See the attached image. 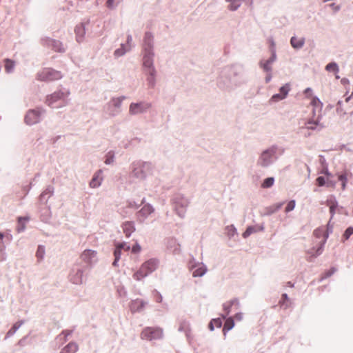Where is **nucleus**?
I'll list each match as a JSON object with an SVG mask.
<instances>
[{
	"instance_id": "1",
	"label": "nucleus",
	"mask_w": 353,
	"mask_h": 353,
	"mask_svg": "<svg viewBox=\"0 0 353 353\" xmlns=\"http://www.w3.org/2000/svg\"><path fill=\"white\" fill-rule=\"evenodd\" d=\"M284 151L281 146L271 145L261 152L256 161L257 165L263 168L271 166L283 155Z\"/></svg>"
},
{
	"instance_id": "2",
	"label": "nucleus",
	"mask_w": 353,
	"mask_h": 353,
	"mask_svg": "<svg viewBox=\"0 0 353 353\" xmlns=\"http://www.w3.org/2000/svg\"><path fill=\"white\" fill-rule=\"evenodd\" d=\"M310 105L312 107V114L305 123L306 128L309 130L321 131L325 126L321 120L323 119V103L316 97H312Z\"/></svg>"
},
{
	"instance_id": "3",
	"label": "nucleus",
	"mask_w": 353,
	"mask_h": 353,
	"mask_svg": "<svg viewBox=\"0 0 353 353\" xmlns=\"http://www.w3.org/2000/svg\"><path fill=\"white\" fill-rule=\"evenodd\" d=\"M130 176L139 181H144L152 170V165L141 160L133 161L130 165Z\"/></svg>"
},
{
	"instance_id": "4",
	"label": "nucleus",
	"mask_w": 353,
	"mask_h": 353,
	"mask_svg": "<svg viewBox=\"0 0 353 353\" xmlns=\"http://www.w3.org/2000/svg\"><path fill=\"white\" fill-rule=\"evenodd\" d=\"M221 76L234 83L246 80L244 68L240 64L225 67L221 71Z\"/></svg>"
},
{
	"instance_id": "5",
	"label": "nucleus",
	"mask_w": 353,
	"mask_h": 353,
	"mask_svg": "<svg viewBox=\"0 0 353 353\" xmlns=\"http://www.w3.org/2000/svg\"><path fill=\"white\" fill-rule=\"evenodd\" d=\"M70 92L68 90H58L47 95L46 103L52 108H60L68 103Z\"/></svg>"
},
{
	"instance_id": "6",
	"label": "nucleus",
	"mask_w": 353,
	"mask_h": 353,
	"mask_svg": "<svg viewBox=\"0 0 353 353\" xmlns=\"http://www.w3.org/2000/svg\"><path fill=\"white\" fill-rule=\"evenodd\" d=\"M142 65L144 72L148 76L147 81L150 86L154 85L155 76L157 74L154 67V52L142 53Z\"/></svg>"
},
{
	"instance_id": "7",
	"label": "nucleus",
	"mask_w": 353,
	"mask_h": 353,
	"mask_svg": "<svg viewBox=\"0 0 353 353\" xmlns=\"http://www.w3.org/2000/svg\"><path fill=\"white\" fill-rule=\"evenodd\" d=\"M159 261L157 259H150L145 261L133 274L134 280L140 281L154 272L159 267Z\"/></svg>"
},
{
	"instance_id": "8",
	"label": "nucleus",
	"mask_w": 353,
	"mask_h": 353,
	"mask_svg": "<svg viewBox=\"0 0 353 353\" xmlns=\"http://www.w3.org/2000/svg\"><path fill=\"white\" fill-rule=\"evenodd\" d=\"M172 204L176 214L181 219L185 218L187 208L190 204L189 199L183 194H176L172 199Z\"/></svg>"
},
{
	"instance_id": "9",
	"label": "nucleus",
	"mask_w": 353,
	"mask_h": 353,
	"mask_svg": "<svg viewBox=\"0 0 353 353\" xmlns=\"http://www.w3.org/2000/svg\"><path fill=\"white\" fill-rule=\"evenodd\" d=\"M163 338V330L158 327H146L141 333V339L149 341L161 340Z\"/></svg>"
},
{
	"instance_id": "10",
	"label": "nucleus",
	"mask_w": 353,
	"mask_h": 353,
	"mask_svg": "<svg viewBox=\"0 0 353 353\" xmlns=\"http://www.w3.org/2000/svg\"><path fill=\"white\" fill-rule=\"evenodd\" d=\"M62 77L61 72L51 68H45L37 74V79L41 81H51L60 79Z\"/></svg>"
},
{
	"instance_id": "11",
	"label": "nucleus",
	"mask_w": 353,
	"mask_h": 353,
	"mask_svg": "<svg viewBox=\"0 0 353 353\" xmlns=\"http://www.w3.org/2000/svg\"><path fill=\"white\" fill-rule=\"evenodd\" d=\"M188 268L190 270L192 271L193 277H201L208 271L207 266L203 262L196 261L193 256L188 263Z\"/></svg>"
},
{
	"instance_id": "12",
	"label": "nucleus",
	"mask_w": 353,
	"mask_h": 353,
	"mask_svg": "<svg viewBox=\"0 0 353 353\" xmlns=\"http://www.w3.org/2000/svg\"><path fill=\"white\" fill-rule=\"evenodd\" d=\"M45 111L41 109H33L27 112L24 121L28 125H32L40 122Z\"/></svg>"
},
{
	"instance_id": "13",
	"label": "nucleus",
	"mask_w": 353,
	"mask_h": 353,
	"mask_svg": "<svg viewBox=\"0 0 353 353\" xmlns=\"http://www.w3.org/2000/svg\"><path fill=\"white\" fill-rule=\"evenodd\" d=\"M151 108V104L146 101L132 103L129 107V114L137 115L146 112Z\"/></svg>"
},
{
	"instance_id": "14",
	"label": "nucleus",
	"mask_w": 353,
	"mask_h": 353,
	"mask_svg": "<svg viewBox=\"0 0 353 353\" xmlns=\"http://www.w3.org/2000/svg\"><path fill=\"white\" fill-rule=\"evenodd\" d=\"M125 99L124 96H121L111 99L108 103V112L110 116L115 117L120 112L121 103Z\"/></svg>"
},
{
	"instance_id": "15",
	"label": "nucleus",
	"mask_w": 353,
	"mask_h": 353,
	"mask_svg": "<svg viewBox=\"0 0 353 353\" xmlns=\"http://www.w3.org/2000/svg\"><path fill=\"white\" fill-rule=\"evenodd\" d=\"M154 212V207L147 203L144 205L142 208L137 212V218L140 223H143L145 220Z\"/></svg>"
},
{
	"instance_id": "16",
	"label": "nucleus",
	"mask_w": 353,
	"mask_h": 353,
	"mask_svg": "<svg viewBox=\"0 0 353 353\" xmlns=\"http://www.w3.org/2000/svg\"><path fill=\"white\" fill-rule=\"evenodd\" d=\"M142 53L154 52V38L150 32H145L142 46Z\"/></svg>"
},
{
	"instance_id": "17",
	"label": "nucleus",
	"mask_w": 353,
	"mask_h": 353,
	"mask_svg": "<svg viewBox=\"0 0 353 353\" xmlns=\"http://www.w3.org/2000/svg\"><path fill=\"white\" fill-rule=\"evenodd\" d=\"M276 60V54L274 50H272L270 57L267 60H261L259 63L260 67L266 72H271L272 65Z\"/></svg>"
},
{
	"instance_id": "18",
	"label": "nucleus",
	"mask_w": 353,
	"mask_h": 353,
	"mask_svg": "<svg viewBox=\"0 0 353 353\" xmlns=\"http://www.w3.org/2000/svg\"><path fill=\"white\" fill-rule=\"evenodd\" d=\"M44 44L51 48L52 50L58 52H65V48L63 47V45L61 42L59 41L47 38L44 40Z\"/></svg>"
},
{
	"instance_id": "19",
	"label": "nucleus",
	"mask_w": 353,
	"mask_h": 353,
	"mask_svg": "<svg viewBox=\"0 0 353 353\" xmlns=\"http://www.w3.org/2000/svg\"><path fill=\"white\" fill-rule=\"evenodd\" d=\"M81 259L90 265L94 264L97 261V252L92 250H85L81 254Z\"/></svg>"
},
{
	"instance_id": "20",
	"label": "nucleus",
	"mask_w": 353,
	"mask_h": 353,
	"mask_svg": "<svg viewBox=\"0 0 353 353\" xmlns=\"http://www.w3.org/2000/svg\"><path fill=\"white\" fill-rule=\"evenodd\" d=\"M83 272L80 268L73 269L70 274V281L76 285L83 283Z\"/></svg>"
},
{
	"instance_id": "21",
	"label": "nucleus",
	"mask_w": 353,
	"mask_h": 353,
	"mask_svg": "<svg viewBox=\"0 0 353 353\" xmlns=\"http://www.w3.org/2000/svg\"><path fill=\"white\" fill-rule=\"evenodd\" d=\"M148 303L142 299H135L131 301L130 308L132 312H141Z\"/></svg>"
},
{
	"instance_id": "22",
	"label": "nucleus",
	"mask_w": 353,
	"mask_h": 353,
	"mask_svg": "<svg viewBox=\"0 0 353 353\" xmlns=\"http://www.w3.org/2000/svg\"><path fill=\"white\" fill-rule=\"evenodd\" d=\"M166 246L173 254H179L181 251L180 245L174 238H169L166 241Z\"/></svg>"
},
{
	"instance_id": "23",
	"label": "nucleus",
	"mask_w": 353,
	"mask_h": 353,
	"mask_svg": "<svg viewBox=\"0 0 353 353\" xmlns=\"http://www.w3.org/2000/svg\"><path fill=\"white\" fill-rule=\"evenodd\" d=\"M103 171L101 170H99L97 172L94 173L92 179L90 182V187L92 188H99L102 183L103 176H102Z\"/></svg>"
},
{
	"instance_id": "24",
	"label": "nucleus",
	"mask_w": 353,
	"mask_h": 353,
	"mask_svg": "<svg viewBox=\"0 0 353 353\" xmlns=\"http://www.w3.org/2000/svg\"><path fill=\"white\" fill-rule=\"evenodd\" d=\"M289 90H280V92L274 94L269 100L270 104H274L285 99L288 94Z\"/></svg>"
},
{
	"instance_id": "25",
	"label": "nucleus",
	"mask_w": 353,
	"mask_h": 353,
	"mask_svg": "<svg viewBox=\"0 0 353 353\" xmlns=\"http://www.w3.org/2000/svg\"><path fill=\"white\" fill-rule=\"evenodd\" d=\"M53 193L54 188L50 185L48 186L46 189L39 196L40 203L46 204L47 201L50 198V196H52Z\"/></svg>"
},
{
	"instance_id": "26",
	"label": "nucleus",
	"mask_w": 353,
	"mask_h": 353,
	"mask_svg": "<svg viewBox=\"0 0 353 353\" xmlns=\"http://www.w3.org/2000/svg\"><path fill=\"white\" fill-rule=\"evenodd\" d=\"M123 232L127 238L135 231L134 223L132 221H125L122 224Z\"/></svg>"
},
{
	"instance_id": "27",
	"label": "nucleus",
	"mask_w": 353,
	"mask_h": 353,
	"mask_svg": "<svg viewBox=\"0 0 353 353\" xmlns=\"http://www.w3.org/2000/svg\"><path fill=\"white\" fill-rule=\"evenodd\" d=\"M305 39L304 37H297L296 36H293L290 39V44L292 47L295 50L301 49L305 44Z\"/></svg>"
},
{
	"instance_id": "28",
	"label": "nucleus",
	"mask_w": 353,
	"mask_h": 353,
	"mask_svg": "<svg viewBox=\"0 0 353 353\" xmlns=\"http://www.w3.org/2000/svg\"><path fill=\"white\" fill-rule=\"evenodd\" d=\"M284 202L276 203L272 205L266 207L263 213L264 216H270L279 211L283 205Z\"/></svg>"
},
{
	"instance_id": "29",
	"label": "nucleus",
	"mask_w": 353,
	"mask_h": 353,
	"mask_svg": "<svg viewBox=\"0 0 353 353\" xmlns=\"http://www.w3.org/2000/svg\"><path fill=\"white\" fill-rule=\"evenodd\" d=\"M328 237V234L325 235L324 239L321 242L320 245L316 249L314 248H312L308 251V253L313 256H317L322 254L323 251L324 245L327 241Z\"/></svg>"
},
{
	"instance_id": "30",
	"label": "nucleus",
	"mask_w": 353,
	"mask_h": 353,
	"mask_svg": "<svg viewBox=\"0 0 353 353\" xmlns=\"http://www.w3.org/2000/svg\"><path fill=\"white\" fill-rule=\"evenodd\" d=\"M76 39L77 42L80 43L83 40L85 34V27L83 24H79L75 28Z\"/></svg>"
},
{
	"instance_id": "31",
	"label": "nucleus",
	"mask_w": 353,
	"mask_h": 353,
	"mask_svg": "<svg viewBox=\"0 0 353 353\" xmlns=\"http://www.w3.org/2000/svg\"><path fill=\"white\" fill-rule=\"evenodd\" d=\"M41 214V219L43 222L49 221L51 217V212L48 206L41 208L39 210Z\"/></svg>"
},
{
	"instance_id": "32",
	"label": "nucleus",
	"mask_w": 353,
	"mask_h": 353,
	"mask_svg": "<svg viewBox=\"0 0 353 353\" xmlns=\"http://www.w3.org/2000/svg\"><path fill=\"white\" fill-rule=\"evenodd\" d=\"M15 66L16 63L14 61L10 59H6L4 60V68L7 73H12L14 71Z\"/></svg>"
},
{
	"instance_id": "33",
	"label": "nucleus",
	"mask_w": 353,
	"mask_h": 353,
	"mask_svg": "<svg viewBox=\"0 0 353 353\" xmlns=\"http://www.w3.org/2000/svg\"><path fill=\"white\" fill-rule=\"evenodd\" d=\"M246 0H225L226 2L229 3L228 8L231 11H236L240 8L243 1Z\"/></svg>"
},
{
	"instance_id": "34",
	"label": "nucleus",
	"mask_w": 353,
	"mask_h": 353,
	"mask_svg": "<svg viewBox=\"0 0 353 353\" xmlns=\"http://www.w3.org/2000/svg\"><path fill=\"white\" fill-rule=\"evenodd\" d=\"M24 323L23 320H21L15 323L12 327L8 330L6 334V339L9 338L14 335L15 332L19 329V327Z\"/></svg>"
},
{
	"instance_id": "35",
	"label": "nucleus",
	"mask_w": 353,
	"mask_h": 353,
	"mask_svg": "<svg viewBox=\"0 0 353 353\" xmlns=\"http://www.w3.org/2000/svg\"><path fill=\"white\" fill-rule=\"evenodd\" d=\"M130 50V47L126 46L124 43H122L118 49H117L114 52V55L115 57H120L123 56L126 52H129Z\"/></svg>"
},
{
	"instance_id": "36",
	"label": "nucleus",
	"mask_w": 353,
	"mask_h": 353,
	"mask_svg": "<svg viewBox=\"0 0 353 353\" xmlns=\"http://www.w3.org/2000/svg\"><path fill=\"white\" fill-rule=\"evenodd\" d=\"M72 332V330H63L61 333L57 336L56 340L59 341L61 343L63 344L68 340V336L71 335Z\"/></svg>"
},
{
	"instance_id": "37",
	"label": "nucleus",
	"mask_w": 353,
	"mask_h": 353,
	"mask_svg": "<svg viewBox=\"0 0 353 353\" xmlns=\"http://www.w3.org/2000/svg\"><path fill=\"white\" fill-rule=\"evenodd\" d=\"M225 319V324H224V327H223V332H224V334H225V332L226 331H229L230 330H232L234 326V318L233 317H228Z\"/></svg>"
},
{
	"instance_id": "38",
	"label": "nucleus",
	"mask_w": 353,
	"mask_h": 353,
	"mask_svg": "<svg viewBox=\"0 0 353 353\" xmlns=\"http://www.w3.org/2000/svg\"><path fill=\"white\" fill-rule=\"evenodd\" d=\"M115 154L113 151L108 152L105 155V161L104 163L106 165H112L114 162Z\"/></svg>"
},
{
	"instance_id": "39",
	"label": "nucleus",
	"mask_w": 353,
	"mask_h": 353,
	"mask_svg": "<svg viewBox=\"0 0 353 353\" xmlns=\"http://www.w3.org/2000/svg\"><path fill=\"white\" fill-rule=\"evenodd\" d=\"M226 234L229 238H233L237 234L236 228L234 225H230L225 227Z\"/></svg>"
},
{
	"instance_id": "40",
	"label": "nucleus",
	"mask_w": 353,
	"mask_h": 353,
	"mask_svg": "<svg viewBox=\"0 0 353 353\" xmlns=\"http://www.w3.org/2000/svg\"><path fill=\"white\" fill-rule=\"evenodd\" d=\"M325 70L330 72L337 73L339 71V65L336 62H331L325 66Z\"/></svg>"
},
{
	"instance_id": "41",
	"label": "nucleus",
	"mask_w": 353,
	"mask_h": 353,
	"mask_svg": "<svg viewBox=\"0 0 353 353\" xmlns=\"http://www.w3.org/2000/svg\"><path fill=\"white\" fill-rule=\"evenodd\" d=\"M232 305H230V301H227L223 304V308L224 311V314H222L223 319H226V317L229 315L231 311Z\"/></svg>"
},
{
	"instance_id": "42",
	"label": "nucleus",
	"mask_w": 353,
	"mask_h": 353,
	"mask_svg": "<svg viewBox=\"0 0 353 353\" xmlns=\"http://www.w3.org/2000/svg\"><path fill=\"white\" fill-rule=\"evenodd\" d=\"M274 183V177H268L264 179L261 184V187L263 188H270Z\"/></svg>"
},
{
	"instance_id": "43",
	"label": "nucleus",
	"mask_w": 353,
	"mask_h": 353,
	"mask_svg": "<svg viewBox=\"0 0 353 353\" xmlns=\"http://www.w3.org/2000/svg\"><path fill=\"white\" fill-rule=\"evenodd\" d=\"M342 101L339 100L337 102L338 107L336 109V113L339 117L340 119H343L344 117L346 115V112L343 110L341 108Z\"/></svg>"
},
{
	"instance_id": "44",
	"label": "nucleus",
	"mask_w": 353,
	"mask_h": 353,
	"mask_svg": "<svg viewBox=\"0 0 353 353\" xmlns=\"http://www.w3.org/2000/svg\"><path fill=\"white\" fill-rule=\"evenodd\" d=\"M114 260L112 263V265L114 267H117L119 265L118 262H119V259H121V250H120L116 247L114 252Z\"/></svg>"
},
{
	"instance_id": "45",
	"label": "nucleus",
	"mask_w": 353,
	"mask_h": 353,
	"mask_svg": "<svg viewBox=\"0 0 353 353\" xmlns=\"http://www.w3.org/2000/svg\"><path fill=\"white\" fill-rule=\"evenodd\" d=\"M123 0H108L106 2V6L111 10L117 8Z\"/></svg>"
},
{
	"instance_id": "46",
	"label": "nucleus",
	"mask_w": 353,
	"mask_h": 353,
	"mask_svg": "<svg viewBox=\"0 0 353 353\" xmlns=\"http://www.w3.org/2000/svg\"><path fill=\"white\" fill-rule=\"evenodd\" d=\"M65 347L69 353H76L79 350V346L75 342H70Z\"/></svg>"
},
{
	"instance_id": "47",
	"label": "nucleus",
	"mask_w": 353,
	"mask_h": 353,
	"mask_svg": "<svg viewBox=\"0 0 353 353\" xmlns=\"http://www.w3.org/2000/svg\"><path fill=\"white\" fill-rule=\"evenodd\" d=\"M256 232V229L254 226H248L245 231L243 233L242 236L244 239H247L252 234Z\"/></svg>"
},
{
	"instance_id": "48",
	"label": "nucleus",
	"mask_w": 353,
	"mask_h": 353,
	"mask_svg": "<svg viewBox=\"0 0 353 353\" xmlns=\"http://www.w3.org/2000/svg\"><path fill=\"white\" fill-rule=\"evenodd\" d=\"M343 97L345 98V102L347 103L352 101L353 103V90L351 92H350V90H347L344 94ZM350 115L353 116V111L350 112Z\"/></svg>"
},
{
	"instance_id": "49",
	"label": "nucleus",
	"mask_w": 353,
	"mask_h": 353,
	"mask_svg": "<svg viewBox=\"0 0 353 353\" xmlns=\"http://www.w3.org/2000/svg\"><path fill=\"white\" fill-rule=\"evenodd\" d=\"M45 255V247L43 245H39L37 252H36V256L41 260L43 259Z\"/></svg>"
},
{
	"instance_id": "50",
	"label": "nucleus",
	"mask_w": 353,
	"mask_h": 353,
	"mask_svg": "<svg viewBox=\"0 0 353 353\" xmlns=\"http://www.w3.org/2000/svg\"><path fill=\"white\" fill-rule=\"evenodd\" d=\"M179 331L185 332L186 336H188L189 323L185 321L181 322L179 327Z\"/></svg>"
},
{
	"instance_id": "51",
	"label": "nucleus",
	"mask_w": 353,
	"mask_h": 353,
	"mask_svg": "<svg viewBox=\"0 0 353 353\" xmlns=\"http://www.w3.org/2000/svg\"><path fill=\"white\" fill-rule=\"evenodd\" d=\"M339 180L341 181L342 189L345 190L346 188V183L347 181V174L345 172L339 176Z\"/></svg>"
},
{
	"instance_id": "52",
	"label": "nucleus",
	"mask_w": 353,
	"mask_h": 353,
	"mask_svg": "<svg viewBox=\"0 0 353 353\" xmlns=\"http://www.w3.org/2000/svg\"><path fill=\"white\" fill-rule=\"evenodd\" d=\"M295 205H296V202L294 200L290 201L288 203L287 206L285 207V212L286 213H288V212L292 211L294 209Z\"/></svg>"
},
{
	"instance_id": "53",
	"label": "nucleus",
	"mask_w": 353,
	"mask_h": 353,
	"mask_svg": "<svg viewBox=\"0 0 353 353\" xmlns=\"http://www.w3.org/2000/svg\"><path fill=\"white\" fill-rule=\"evenodd\" d=\"M115 247L118 248L119 249L121 250H129L130 247V245L127 243H125V242H122V243H116L115 245Z\"/></svg>"
},
{
	"instance_id": "54",
	"label": "nucleus",
	"mask_w": 353,
	"mask_h": 353,
	"mask_svg": "<svg viewBox=\"0 0 353 353\" xmlns=\"http://www.w3.org/2000/svg\"><path fill=\"white\" fill-rule=\"evenodd\" d=\"M352 234H353V227H349L345 230L343 236L347 240Z\"/></svg>"
},
{
	"instance_id": "55",
	"label": "nucleus",
	"mask_w": 353,
	"mask_h": 353,
	"mask_svg": "<svg viewBox=\"0 0 353 353\" xmlns=\"http://www.w3.org/2000/svg\"><path fill=\"white\" fill-rule=\"evenodd\" d=\"M327 234H328L327 233ZM314 235L317 237V238H319L321 236H323V238L325 237V235H326V234L324 232L323 230L322 229H320V228H318V229H316L314 231Z\"/></svg>"
},
{
	"instance_id": "56",
	"label": "nucleus",
	"mask_w": 353,
	"mask_h": 353,
	"mask_svg": "<svg viewBox=\"0 0 353 353\" xmlns=\"http://www.w3.org/2000/svg\"><path fill=\"white\" fill-rule=\"evenodd\" d=\"M336 271V269L335 268H332L330 270H329L328 271H327L325 273V275L321 278V280L324 279H326V278H328L330 277V276H332L335 272Z\"/></svg>"
},
{
	"instance_id": "57",
	"label": "nucleus",
	"mask_w": 353,
	"mask_h": 353,
	"mask_svg": "<svg viewBox=\"0 0 353 353\" xmlns=\"http://www.w3.org/2000/svg\"><path fill=\"white\" fill-rule=\"evenodd\" d=\"M326 180L327 179H325L324 176H319L316 179L317 185L320 187L325 185L326 183Z\"/></svg>"
},
{
	"instance_id": "58",
	"label": "nucleus",
	"mask_w": 353,
	"mask_h": 353,
	"mask_svg": "<svg viewBox=\"0 0 353 353\" xmlns=\"http://www.w3.org/2000/svg\"><path fill=\"white\" fill-rule=\"evenodd\" d=\"M230 305H234L236 310L239 309L241 306L240 301L237 298H234L233 299L230 300Z\"/></svg>"
},
{
	"instance_id": "59",
	"label": "nucleus",
	"mask_w": 353,
	"mask_h": 353,
	"mask_svg": "<svg viewBox=\"0 0 353 353\" xmlns=\"http://www.w3.org/2000/svg\"><path fill=\"white\" fill-rule=\"evenodd\" d=\"M215 327L219 328L222 326V320L221 318L214 319L212 320Z\"/></svg>"
},
{
	"instance_id": "60",
	"label": "nucleus",
	"mask_w": 353,
	"mask_h": 353,
	"mask_svg": "<svg viewBox=\"0 0 353 353\" xmlns=\"http://www.w3.org/2000/svg\"><path fill=\"white\" fill-rule=\"evenodd\" d=\"M132 37L131 34H128L127 35V41H126V43H125V45H126V46H129L130 47V50L132 49Z\"/></svg>"
},
{
	"instance_id": "61",
	"label": "nucleus",
	"mask_w": 353,
	"mask_h": 353,
	"mask_svg": "<svg viewBox=\"0 0 353 353\" xmlns=\"http://www.w3.org/2000/svg\"><path fill=\"white\" fill-rule=\"evenodd\" d=\"M25 229H26V224L24 222L22 221L21 223V224L18 223V227L17 228V230L19 233L23 232L25 230Z\"/></svg>"
},
{
	"instance_id": "62",
	"label": "nucleus",
	"mask_w": 353,
	"mask_h": 353,
	"mask_svg": "<svg viewBox=\"0 0 353 353\" xmlns=\"http://www.w3.org/2000/svg\"><path fill=\"white\" fill-rule=\"evenodd\" d=\"M336 206H337L336 202L330 206V214H332V216H333L335 213V208H336Z\"/></svg>"
},
{
	"instance_id": "63",
	"label": "nucleus",
	"mask_w": 353,
	"mask_h": 353,
	"mask_svg": "<svg viewBox=\"0 0 353 353\" xmlns=\"http://www.w3.org/2000/svg\"><path fill=\"white\" fill-rule=\"evenodd\" d=\"M320 173L326 175L327 177L331 176V173L329 172V170L327 169V166L323 167V170H322V171H321Z\"/></svg>"
},
{
	"instance_id": "64",
	"label": "nucleus",
	"mask_w": 353,
	"mask_h": 353,
	"mask_svg": "<svg viewBox=\"0 0 353 353\" xmlns=\"http://www.w3.org/2000/svg\"><path fill=\"white\" fill-rule=\"evenodd\" d=\"M234 319L238 321H241L243 319V314L242 312H238L234 315Z\"/></svg>"
}]
</instances>
